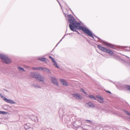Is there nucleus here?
Returning <instances> with one entry per match:
<instances>
[{
    "label": "nucleus",
    "mask_w": 130,
    "mask_h": 130,
    "mask_svg": "<svg viewBox=\"0 0 130 130\" xmlns=\"http://www.w3.org/2000/svg\"><path fill=\"white\" fill-rule=\"evenodd\" d=\"M0 57L3 61L6 63L9 64L11 63V61L7 56L2 54H0Z\"/></svg>",
    "instance_id": "nucleus-3"
},
{
    "label": "nucleus",
    "mask_w": 130,
    "mask_h": 130,
    "mask_svg": "<svg viewBox=\"0 0 130 130\" xmlns=\"http://www.w3.org/2000/svg\"><path fill=\"white\" fill-rule=\"evenodd\" d=\"M69 21L70 23L69 24V26L70 29L73 31H75L77 32L78 34H79L78 31H76V28L78 30H82L85 33L87 34L89 36L92 37L94 39L93 35L96 37L99 40L101 41H103L100 38L94 35H92V33L91 31H90L88 28L86 27H84L82 26H80V23L77 22L73 17V15L70 14L68 15ZM103 44L104 45L107 46L112 48H115L114 46L110 43L105 41H103Z\"/></svg>",
    "instance_id": "nucleus-1"
},
{
    "label": "nucleus",
    "mask_w": 130,
    "mask_h": 130,
    "mask_svg": "<svg viewBox=\"0 0 130 130\" xmlns=\"http://www.w3.org/2000/svg\"><path fill=\"white\" fill-rule=\"evenodd\" d=\"M106 92H108L110 93H111V92L109 91H105Z\"/></svg>",
    "instance_id": "nucleus-27"
},
{
    "label": "nucleus",
    "mask_w": 130,
    "mask_h": 130,
    "mask_svg": "<svg viewBox=\"0 0 130 130\" xmlns=\"http://www.w3.org/2000/svg\"><path fill=\"white\" fill-rule=\"evenodd\" d=\"M52 61L53 62H55L56 61H55V60L53 58L52 59Z\"/></svg>",
    "instance_id": "nucleus-26"
},
{
    "label": "nucleus",
    "mask_w": 130,
    "mask_h": 130,
    "mask_svg": "<svg viewBox=\"0 0 130 130\" xmlns=\"http://www.w3.org/2000/svg\"><path fill=\"white\" fill-rule=\"evenodd\" d=\"M41 69L42 70H43V71L44 72L47 73H51V72L50 70L46 68L42 67H41Z\"/></svg>",
    "instance_id": "nucleus-12"
},
{
    "label": "nucleus",
    "mask_w": 130,
    "mask_h": 130,
    "mask_svg": "<svg viewBox=\"0 0 130 130\" xmlns=\"http://www.w3.org/2000/svg\"><path fill=\"white\" fill-rule=\"evenodd\" d=\"M85 106L87 107L94 108L95 107V105L93 103L91 102H90L86 103L85 105Z\"/></svg>",
    "instance_id": "nucleus-10"
},
{
    "label": "nucleus",
    "mask_w": 130,
    "mask_h": 130,
    "mask_svg": "<svg viewBox=\"0 0 130 130\" xmlns=\"http://www.w3.org/2000/svg\"><path fill=\"white\" fill-rule=\"evenodd\" d=\"M123 111L127 114L129 116L130 115V113L127 111L125 110H123Z\"/></svg>",
    "instance_id": "nucleus-22"
},
{
    "label": "nucleus",
    "mask_w": 130,
    "mask_h": 130,
    "mask_svg": "<svg viewBox=\"0 0 130 130\" xmlns=\"http://www.w3.org/2000/svg\"><path fill=\"white\" fill-rule=\"evenodd\" d=\"M82 119L81 118H78L77 119V120H78V121H80V120H82Z\"/></svg>",
    "instance_id": "nucleus-25"
},
{
    "label": "nucleus",
    "mask_w": 130,
    "mask_h": 130,
    "mask_svg": "<svg viewBox=\"0 0 130 130\" xmlns=\"http://www.w3.org/2000/svg\"><path fill=\"white\" fill-rule=\"evenodd\" d=\"M60 81L63 85H66L67 86L68 85V84L66 82L64 79H60Z\"/></svg>",
    "instance_id": "nucleus-13"
},
{
    "label": "nucleus",
    "mask_w": 130,
    "mask_h": 130,
    "mask_svg": "<svg viewBox=\"0 0 130 130\" xmlns=\"http://www.w3.org/2000/svg\"><path fill=\"white\" fill-rule=\"evenodd\" d=\"M30 118L32 121L37 122L38 121V120L37 117L34 115H32L30 116Z\"/></svg>",
    "instance_id": "nucleus-11"
},
{
    "label": "nucleus",
    "mask_w": 130,
    "mask_h": 130,
    "mask_svg": "<svg viewBox=\"0 0 130 130\" xmlns=\"http://www.w3.org/2000/svg\"><path fill=\"white\" fill-rule=\"evenodd\" d=\"M81 126L82 127V128H83V129H85V130H92V127L90 126H87L88 127V128H85V126H83L82 125V124L81 125Z\"/></svg>",
    "instance_id": "nucleus-14"
},
{
    "label": "nucleus",
    "mask_w": 130,
    "mask_h": 130,
    "mask_svg": "<svg viewBox=\"0 0 130 130\" xmlns=\"http://www.w3.org/2000/svg\"><path fill=\"white\" fill-rule=\"evenodd\" d=\"M18 69L19 70V71H22L23 72H25V70L23 68H22V67H18Z\"/></svg>",
    "instance_id": "nucleus-18"
},
{
    "label": "nucleus",
    "mask_w": 130,
    "mask_h": 130,
    "mask_svg": "<svg viewBox=\"0 0 130 130\" xmlns=\"http://www.w3.org/2000/svg\"><path fill=\"white\" fill-rule=\"evenodd\" d=\"M125 87L128 90H130V86L125 85Z\"/></svg>",
    "instance_id": "nucleus-21"
},
{
    "label": "nucleus",
    "mask_w": 130,
    "mask_h": 130,
    "mask_svg": "<svg viewBox=\"0 0 130 130\" xmlns=\"http://www.w3.org/2000/svg\"><path fill=\"white\" fill-rule=\"evenodd\" d=\"M72 34V33H70V34H69V35H70V34Z\"/></svg>",
    "instance_id": "nucleus-32"
},
{
    "label": "nucleus",
    "mask_w": 130,
    "mask_h": 130,
    "mask_svg": "<svg viewBox=\"0 0 130 130\" xmlns=\"http://www.w3.org/2000/svg\"><path fill=\"white\" fill-rule=\"evenodd\" d=\"M51 80L52 83L54 84L56 86H58V83L56 78L53 77H51Z\"/></svg>",
    "instance_id": "nucleus-8"
},
{
    "label": "nucleus",
    "mask_w": 130,
    "mask_h": 130,
    "mask_svg": "<svg viewBox=\"0 0 130 130\" xmlns=\"http://www.w3.org/2000/svg\"><path fill=\"white\" fill-rule=\"evenodd\" d=\"M30 75L33 78H36L37 80L40 81H42L41 84H43L45 83V77L40 73L31 72L30 73Z\"/></svg>",
    "instance_id": "nucleus-2"
},
{
    "label": "nucleus",
    "mask_w": 130,
    "mask_h": 130,
    "mask_svg": "<svg viewBox=\"0 0 130 130\" xmlns=\"http://www.w3.org/2000/svg\"><path fill=\"white\" fill-rule=\"evenodd\" d=\"M7 112L0 111V114L2 115H6L7 114Z\"/></svg>",
    "instance_id": "nucleus-19"
},
{
    "label": "nucleus",
    "mask_w": 130,
    "mask_h": 130,
    "mask_svg": "<svg viewBox=\"0 0 130 130\" xmlns=\"http://www.w3.org/2000/svg\"><path fill=\"white\" fill-rule=\"evenodd\" d=\"M26 130H34L33 125L30 123L26 124L24 126Z\"/></svg>",
    "instance_id": "nucleus-7"
},
{
    "label": "nucleus",
    "mask_w": 130,
    "mask_h": 130,
    "mask_svg": "<svg viewBox=\"0 0 130 130\" xmlns=\"http://www.w3.org/2000/svg\"><path fill=\"white\" fill-rule=\"evenodd\" d=\"M54 65L55 67H56L58 68L59 69V67L57 65V64L56 62H54Z\"/></svg>",
    "instance_id": "nucleus-20"
},
{
    "label": "nucleus",
    "mask_w": 130,
    "mask_h": 130,
    "mask_svg": "<svg viewBox=\"0 0 130 130\" xmlns=\"http://www.w3.org/2000/svg\"><path fill=\"white\" fill-rule=\"evenodd\" d=\"M59 43V42H58L57 44L56 45V46H57L58 44Z\"/></svg>",
    "instance_id": "nucleus-31"
},
{
    "label": "nucleus",
    "mask_w": 130,
    "mask_h": 130,
    "mask_svg": "<svg viewBox=\"0 0 130 130\" xmlns=\"http://www.w3.org/2000/svg\"><path fill=\"white\" fill-rule=\"evenodd\" d=\"M49 58L51 59H52L53 58L51 56H49Z\"/></svg>",
    "instance_id": "nucleus-29"
},
{
    "label": "nucleus",
    "mask_w": 130,
    "mask_h": 130,
    "mask_svg": "<svg viewBox=\"0 0 130 130\" xmlns=\"http://www.w3.org/2000/svg\"><path fill=\"white\" fill-rule=\"evenodd\" d=\"M32 85L34 87H35L36 88L40 89L41 88V86H40L39 85L36 84H34Z\"/></svg>",
    "instance_id": "nucleus-16"
},
{
    "label": "nucleus",
    "mask_w": 130,
    "mask_h": 130,
    "mask_svg": "<svg viewBox=\"0 0 130 130\" xmlns=\"http://www.w3.org/2000/svg\"><path fill=\"white\" fill-rule=\"evenodd\" d=\"M72 95L75 99L77 100H80L82 99V96L80 95L79 93H75L72 94Z\"/></svg>",
    "instance_id": "nucleus-9"
},
{
    "label": "nucleus",
    "mask_w": 130,
    "mask_h": 130,
    "mask_svg": "<svg viewBox=\"0 0 130 130\" xmlns=\"http://www.w3.org/2000/svg\"><path fill=\"white\" fill-rule=\"evenodd\" d=\"M98 47L100 50L104 52H106L109 54L112 55L113 54V52L99 45H98Z\"/></svg>",
    "instance_id": "nucleus-5"
},
{
    "label": "nucleus",
    "mask_w": 130,
    "mask_h": 130,
    "mask_svg": "<svg viewBox=\"0 0 130 130\" xmlns=\"http://www.w3.org/2000/svg\"><path fill=\"white\" fill-rule=\"evenodd\" d=\"M38 59L42 62H44L45 63H47V61L46 60V58H39Z\"/></svg>",
    "instance_id": "nucleus-15"
},
{
    "label": "nucleus",
    "mask_w": 130,
    "mask_h": 130,
    "mask_svg": "<svg viewBox=\"0 0 130 130\" xmlns=\"http://www.w3.org/2000/svg\"><path fill=\"white\" fill-rule=\"evenodd\" d=\"M129 116H130V115Z\"/></svg>",
    "instance_id": "nucleus-34"
},
{
    "label": "nucleus",
    "mask_w": 130,
    "mask_h": 130,
    "mask_svg": "<svg viewBox=\"0 0 130 130\" xmlns=\"http://www.w3.org/2000/svg\"><path fill=\"white\" fill-rule=\"evenodd\" d=\"M64 36H65V35L64 36H63V37L62 38V39L60 40V41H59V43H60V42H61V41H62V39H63L64 38Z\"/></svg>",
    "instance_id": "nucleus-28"
},
{
    "label": "nucleus",
    "mask_w": 130,
    "mask_h": 130,
    "mask_svg": "<svg viewBox=\"0 0 130 130\" xmlns=\"http://www.w3.org/2000/svg\"><path fill=\"white\" fill-rule=\"evenodd\" d=\"M0 96L1 97L3 98V100L6 102L11 104H15V102H13L12 100H11L10 99H8L6 98L5 97H4L3 96L2 94L0 93Z\"/></svg>",
    "instance_id": "nucleus-6"
},
{
    "label": "nucleus",
    "mask_w": 130,
    "mask_h": 130,
    "mask_svg": "<svg viewBox=\"0 0 130 130\" xmlns=\"http://www.w3.org/2000/svg\"><path fill=\"white\" fill-rule=\"evenodd\" d=\"M96 97L98 99H96L95 96L92 95H89L88 96V97L90 98L92 100H97L100 103H103V98L102 97L99 95H97Z\"/></svg>",
    "instance_id": "nucleus-4"
},
{
    "label": "nucleus",
    "mask_w": 130,
    "mask_h": 130,
    "mask_svg": "<svg viewBox=\"0 0 130 130\" xmlns=\"http://www.w3.org/2000/svg\"><path fill=\"white\" fill-rule=\"evenodd\" d=\"M7 91H8L7 90H5Z\"/></svg>",
    "instance_id": "nucleus-33"
},
{
    "label": "nucleus",
    "mask_w": 130,
    "mask_h": 130,
    "mask_svg": "<svg viewBox=\"0 0 130 130\" xmlns=\"http://www.w3.org/2000/svg\"><path fill=\"white\" fill-rule=\"evenodd\" d=\"M81 91L82 92H84L85 94H87L85 92L84 89H81Z\"/></svg>",
    "instance_id": "nucleus-23"
},
{
    "label": "nucleus",
    "mask_w": 130,
    "mask_h": 130,
    "mask_svg": "<svg viewBox=\"0 0 130 130\" xmlns=\"http://www.w3.org/2000/svg\"><path fill=\"white\" fill-rule=\"evenodd\" d=\"M32 69L33 70H40L41 69V67H33L32 68Z\"/></svg>",
    "instance_id": "nucleus-17"
},
{
    "label": "nucleus",
    "mask_w": 130,
    "mask_h": 130,
    "mask_svg": "<svg viewBox=\"0 0 130 130\" xmlns=\"http://www.w3.org/2000/svg\"><path fill=\"white\" fill-rule=\"evenodd\" d=\"M57 1H58V3L59 4L60 6L61 7V5L60 4V3L57 0Z\"/></svg>",
    "instance_id": "nucleus-30"
},
{
    "label": "nucleus",
    "mask_w": 130,
    "mask_h": 130,
    "mask_svg": "<svg viewBox=\"0 0 130 130\" xmlns=\"http://www.w3.org/2000/svg\"><path fill=\"white\" fill-rule=\"evenodd\" d=\"M86 121L89 122L90 123H92V121L90 120H86Z\"/></svg>",
    "instance_id": "nucleus-24"
}]
</instances>
